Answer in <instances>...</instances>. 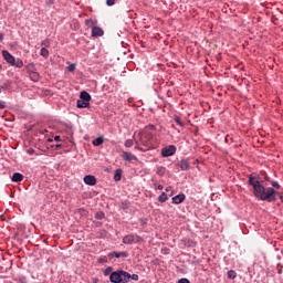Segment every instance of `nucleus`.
Segmentation results:
<instances>
[{"instance_id": "f257e3e1", "label": "nucleus", "mask_w": 283, "mask_h": 283, "mask_svg": "<svg viewBox=\"0 0 283 283\" xmlns=\"http://www.w3.org/2000/svg\"><path fill=\"white\" fill-rule=\"evenodd\" d=\"M248 185L253 187V196L256 197L258 200H263L265 202H275V189H273L272 187L265 188L264 185H262V181H259L258 177H253V175H250Z\"/></svg>"}, {"instance_id": "f03ea898", "label": "nucleus", "mask_w": 283, "mask_h": 283, "mask_svg": "<svg viewBox=\"0 0 283 283\" xmlns=\"http://www.w3.org/2000/svg\"><path fill=\"white\" fill-rule=\"evenodd\" d=\"M112 283H128L132 280V274L126 271L117 270L109 275Z\"/></svg>"}, {"instance_id": "7ed1b4c3", "label": "nucleus", "mask_w": 283, "mask_h": 283, "mask_svg": "<svg viewBox=\"0 0 283 283\" xmlns=\"http://www.w3.org/2000/svg\"><path fill=\"white\" fill-rule=\"evenodd\" d=\"M139 143L144 145V147H149L151 145V140L154 139V133L149 130H144L138 134Z\"/></svg>"}, {"instance_id": "20e7f679", "label": "nucleus", "mask_w": 283, "mask_h": 283, "mask_svg": "<svg viewBox=\"0 0 283 283\" xmlns=\"http://www.w3.org/2000/svg\"><path fill=\"white\" fill-rule=\"evenodd\" d=\"M140 242H143V238L138 234H128L123 238L124 244H138Z\"/></svg>"}, {"instance_id": "39448f33", "label": "nucleus", "mask_w": 283, "mask_h": 283, "mask_svg": "<svg viewBox=\"0 0 283 283\" xmlns=\"http://www.w3.org/2000/svg\"><path fill=\"white\" fill-rule=\"evenodd\" d=\"M174 154H176V146H174V145L165 147L161 150V156L164 158H169V156H174Z\"/></svg>"}, {"instance_id": "423d86ee", "label": "nucleus", "mask_w": 283, "mask_h": 283, "mask_svg": "<svg viewBox=\"0 0 283 283\" xmlns=\"http://www.w3.org/2000/svg\"><path fill=\"white\" fill-rule=\"evenodd\" d=\"M2 56H3L4 61H7V63H9V65L14 64L15 59L12 56V54H10V52L2 51Z\"/></svg>"}, {"instance_id": "0eeeda50", "label": "nucleus", "mask_w": 283, "mask_h": 283, "mask_svg": "<svg viewBox=\"0 0 283 283\" xmlns=\"http://www.w3.org/2000/svg\"><path fill=\"white\" fill-rule=\"evenodd\" d=\"M178 167H180L181 171H189L191 164H189V160L182 159L178 163Z\"/></svg>"}, {"instance_id": "6e6552de", "label": "nucleus", "mask_w": 283, "mask_h": 283, "mask_svg": "<svg viewBox=\"0 0 283 283\" xmlns=\"http://www.w3.org/2000/svg\"><path fill=\"white\" fill-rule=\"evenodd\" d=\"M84 182H85V185H88L90 187H94V185H96V177H94L92 175H86L84 177Z\"/></svg>"}, {"instance_id": "1a4fd4ad", "label": "nucleus", "mask_w": 283, "mask_h": 283, "mask_svg": "<svg viewBox=\"0 0 283 283\" xmlns=\"http://www.w3.org/2000/svg\"><path fill=\"white\" fill-rule=\"evenodd\" d=\"M185 193L177 195L172 198V205H182L185 202Z\"/></svg>"}, {"instance_id": "9d476101", "label": "nucleus", "mask_w": 283, "mask_h": 283, "mask_svg": "<svg viewBox=\"0 0 283 283\" xmlns=\"http://www.w3.org/2000/svg\"><path fill=\"white\" fill-rule=\"evenodd\" d=\"M108 258H129V253L114 251L108 254Z\"/></svg>"}, {"instance_id": "9b49d317", "label": "nucleus", "mask_w": 283, "mask_h": 283, "mask_svg": "<svg viewBox=\"0 0 283 283\" xmlns=\"http://www.w3.org/2000/svg\"><path fill=\"white\" fill-rule=\"evenodd\" d=\"M103 34H105V31H103L101 27H93L92 36H103Z\"/></svg>"}, {"instance_id": "f8f14e48", "label": "nucleus", "mask_w": 283, "mask_h": 283, "mask_svg": "<svg viewBox=\"0 0 283 283\" xmlns=\"http://www.w3.org/2000/svg\"><path fill=\"white\" fill-rule=\"evenodd\" d=\"M122 157L124 160H127L128 163H132V160H136V156L129 151H124Z\"/></svg>"}, {"instance_id": "ddd939ff", "label": "nucleus", "mask_w": 283, "mask_h": 283, "mask_svg": "<svg viewBox=\"0 0 283 283\" xmlns=\"http://www.w3.org/2000/svg\"><path fill=\"white\" fill-rule=\"evenodd\" d=\"M76 107L78 109H85V108L90 107V102H85L84 99H77Z\"/></svg>"}, {"instance_id": "4468645a", "label": "nucleus", "mask_w": 283, "mask_h": 283, "mask_svg": "<svg viewBox=\"0 0 283 283\" xmlns=\"http://www.w3.org/2000/svg\"><path fill=\"white\" fill-rule=\"evenodd\" d=\"M80 99L90 103V101H92V95H90V93H87L86 91H83L80 94Z\"/></svg>"}, {"instance_id": "2eb2a0df", "label": "nucleus", "mask_w": 283, "mask_h": 283, "mask_svg": "<svg viewBox=\"0 0 283 283\" xmlns=\"http://www.w3.org/2000/svg\"><path fill=\"white\" fill-rule=\"evenodd\" d=\"M85 25L87 28H92V30H94V28H96V25H98V21L94 20V19H87V20H85Z\"/></svg>"}, {"instance_id": "dca6fc26", "label": "nucleus", "mask_w": 283, "mask_h": 283, "mask_svg": "<svg viewBox=\"0 0 283 283\" xmlns=\"http://www.w3.org/2000/svg\"><path fill=\"white\" fill-rule=\"evenodd\" d=\"M29 76H30L31 81H33V83H39V81L41 78V75L36 71L29 73Z\"/></svg>"}, {"instance_id": "f3484780", "label": "nucleus", "mask_w": 283, "mask_h": 283, "mask_svg": "<svg viewBox=\"0 0 283 283\" xmlns=\"http://www.w3.org/2000/svg\"><path fill=\"white\" fill-rule=\"evenodd\" d=\"M12 182H21L23 180V175L21 172L13 174L11 178Z\"/></svg>"}, {"instance_id": "a211bd4d", "label": "nucleus", "mask_w": 283, "mask_h": 283, "mask_svg": "<svg viewBox=\"0 0 283 283\" xmlns=\"http://www.w3.org/2000/svg\"><path fill=\"white\" fill-rule=\"evenodd\" d=\"M122 176H123V170L116 169V170H115V175H114V181H115V182L120 181Z\"/></svg>"}, {"instance_id": "6ab92c4d", "label": "nucleus", "mask_w": 283, "mask_h": 283, "mask_svg": "<svg viewBox=\"0 0 283 283\" xmlns=\"http://www.w3.org/2000/svg\"><path fill=\"white\" fill-rule=\"evenodd\" d=\"M103 143H105V138H103V136L97 137L96 139L93 140L94 147H98L99 145H103Z\"/></svg>"}, {"instance_id": "aec40b11", "label": "nucleus", "mask_w": 283, "mask_h": 283, "mask_svg": "<svg viewBox=\"0 0 283 283\" xmlns=\"http://www.w3.org/2000/svg\"><path fill=\"white\" fill-rule=\"evenodd\" d=\"M27 72H28V74H30V73H32V72H36V64H34V63H29V64L27 65Z\"/></svg>"}, {"instance_id": "412c9836", "label": "nucleus", "mask_w": 283, "mask_h": 283, "mask_svg": "<svg viewBox=\"0 0 283 283\" xmlns=\"http://www.w3.org/2000/svg\"><path fill=\"white\" fill-rule=\"evenodd\" d=\"M11 65H13L14 67L21 69V67H23V60H20V59L14 60L13 64H11Z\"/></svg>"}, {"instance_id": "4be33fe9", "label": "nucleus", "mask_w": 283, "mask_h": 283, "mask_svg": "<svg viewBox=\"0 0 283 283\" xmlns=\"http://www.w3.org/2000/svg\"><path fill=\"white\" fill-rule=\"evenodd\" d=\"M40 54L43 56V59H48V56H50V51H48L45 48H42Z\"/></svg>"}, {"instance_id": "5701e85b", "label": "nucleus", "mask_w": 283, "mask_h": 283, "mask_svg": "<svg viewBox=\"0 0 283 283\" xmlns=\"http://www.w3.org/2000/svg\"><path fill=\"white\" fill-rule=\"evenodd\" d=\"M228 277L229 280H235V277H238V274L235 273V271L230 270L228 271Z\"/></svg>"}, {"instance_id": "b1692460", "label": "nucleus", "mask_w": 283, "mask_h": 283, "mask_svg": "<svg viewBox=\"0 0 283 283\" xmlns=\"http://www.w3.org/2000/svg\"><path fill=\"white\" fill-rule=\"evenodd\" d=\"M158 200L160 202H167V200H168L167 193L161 192V195L158 197Z\"/></svg>"}, {"instance_id": "393cba45", "label": "nucleus", "mask_w": 283, "mask_h": 283, "mask_svg": "<svg viewBox=\"0 0 283 283\" xmlns=\"http://www.w3.org/2000/svg\"><path fill=\"white\" fill-rule=\"evenodd\" d=\"M96 220H103L105 218V213L103 211H98L95 213Z\"/></svg>"}, {"instance_id": "a878e982", "label": "nucleus", "mask_w": 283, "mask_h": 283, "mask_svg": "<svg viewBox=\"0 0 283 283\" xmlns=\"http://www.w3.org/2000/svg\"><path fill=\"white\" fill-rule=\"evenodd\" d=\"M175 123L179 125V127H185V123H182V120L178 116H175Z\"/></svg>"}, {"instance_id": "bb28decb", "label": "nucleus", "mask_w": 283, "mask_h": 283, "mask_svg": "<svg viewBox=\"0 0 283 283\" xmlns=\"http://www.w3.org/2000/svg\"><path fill=\"white\" fill-rule=\"evenodd\" d=\"M144 130H146V132H156V126L149 124L148 126L145 127Z\"/></svg>"}, {"instance_id": "cd10ccee", "label": "nucleus", "mask_w": 283, "mask_h": 283, "mask_svg": "<svg viewBox=\"0 0 283 283\" xmlns=\"http://www.w3.org/2000/svg\"><path fill=\"white\" fill-rule=\"evenodd\" d=\"M125 147H134V140H132V139H127L126 142H125Z\"/></svg>"}, {"instance_id": "c85d7f7f", "label": "nucleus", "mask_w": 283, "mask_h": 283, "mask_svg": "<svg viewBox=\"0 0 283 283\" xmlns=\"http://www.w3.org/2000/svg\"><path fill=\"white\" fill-rule=\"evenodd\" d=\"M112 271H114V269H112V266L106 268V269L104 270V275H109V274H112V273H113Z\"/></svg>"}, {"instance_id": "c756f323", "label": "nucleus", "mask_w": 283, "mask_h": 283, "mask_svg": "<svg viewBox=\"0 0 283 283\" xmlns=\"http://www.w3.org/2000/svg\"><path fill=\"white\" fill-rule=\"evenodd\" d=\"M77 213H80V216H87V210L81 208L77 210Z\"/></svg>"}, {"instance_id": "7c9ffc66", "label": "nucleus", "mask_w": 283, "mask_h": 283, "mask_svg": "<svg viewBox=\"0 0 283 283\" xmlns=\"http://www.w3.org/2000/svg\"><path fill=\"white\" fill-rule=\"evenodd\" d=\"M158 176H165V168L160 167L157 169Z\"/></svg>"}, {"instance_id": "2f4dec72", "label": "nucleus", "mask_w": 283, "mask_h": 283, "mask_svg": "<svg viewBox=\"0 0 283 283\" xmlns=\"http://www.w3.org/2000/svg\"><path fill=\"white\" fill-rule=\"evenodd\" d=\"M116 3V0H106V6H114Z\"/></svg>"}, {"instance_id": "473e14b6", "label": "nucleus", "mask_w": 283, "mask_h": 283, "mask_svg": "<svg viewBox=\"0 0 283 283\" xmlns=\"http://www.w3.org/2000/svg\"><path fill=\"white\" fill-rule=\"evenodd\" d=\"M67 70H69V72H74V70H76V65L70 64Z\"/></svg>"}, {"instance_id": "72a5a7b5", "label": "nucleus", "mask_w": 283, "mask_h": 283, "mask_svg": "<svg viewBox=\"0 0 283 283\" xmlns=\"http://www.w3.org/2000/svg\"><path fill=\"white\" fill-rule=\"evenodd\" d=\"M272 187H274V189H280V184H277V181H272L271 182Z\"/></svg>"}, {"instance_id": "f704fd0d", "label": "nucleus", "mask_w": 283, "mask_h": 283, "mask_svg": "<svg viewBox=\"0 0 283 283\" xmlns=\"http://www.w3.org/2000/svg\"><path fill=\"white\" fill-rule=\"evenodd\" d=\"M97 262L99 263V264H104V262H107V258H99L98 260H97Z\"/></svg>"}, {"instance_id": "c9c22d12", "label": "nucleus", "mask_w": 283, "mask_h": 283, "mask_svg": "<svg viewBox=\"0 0 283 283\" xmlns=\"http://www.w3.org/2000/svg\"><path fill=\"white\" fill-rule=\"evenodd\" d=\"M130 280H134L135 282H138V274L130 275Z\"/></svg>"}, {"instance_id": "e433bc0d", "label": "nucleus", "mask_w": 283, "mask_h": 283, "mask_svg": "<svg viewBox=\"0 0 283 283\" xmlns=\"http://www.w3.org/2000/svg\"><path fill=\"white\" fill-rule=\"evenodd\" d=\"M42 45H43L44 48H48V45H50V41H49V40L42 41Z\"/></svg>"}, {"instance_id": "4c0bfd02", "label": "nucleus", "mask_w": 283, "mask_h": 283, "mask_svg": "<svg viewBox=\"0 0 283 283\" xmlns=\"http://www.w3.org/2000/svg\"><path fill=\"white\" fill-rule=\"evenodd\" d=\"M0 109H6V102H0Z\"/></svg>"}, {"instance_id": "58836bf2", "label": "nucleus", "mask_w": 283, "mask_h": 283, "mask_svg": "<svg viewBox=\"0 0 283 283\" xmlns=\"http://www.w3.org/2000/svg\"><path fill=\"white\" fill-rule=\"evenodd\" d=\"M27 153H28L30 156H32V154H34V149L30 148V149L27 150Z\"/></svg>"}, {"instance_id": "ea45409f", "label": "nucleus", "mask_w": 283, "mask_h": 283, "mask_svg": "<svg viewBox=\"0 0 283 283\" xmlns=\"http://www.w3.org/2000/svg\"><path fill=\"white\" fill-rule=\"evenodd\" d=\"M157 189H158L159 191H163V189H165V187H164L163 185H158V186H157Z\"/></svg>"}, {"instance_id": "a19ab883", "label": "nucleus", "mask_w": 283, "mask_h": 283, "mask_svg": "<svg viewBox=\"0 0 283 283\" xmlns=\"http://www.w3.org/2000/svg\"><path fill=\"white\" fill-rule=\"evenodd\" d=\"M54 140H55L56 143H60L61 136H55V137H54Z\"/></svg>"}, {"instance_id": "79ce46f5", "label": "nucleus", "mask_w": 283, "mask_h": 283, "mask_svg": "<svg viewBox=\"0 0 283 283\" xmlns=\"http://www.w3.org/2000/svg\"><path fill=\"white\" fill-rule=\"evenodd\" d=\"M61 147H63V145L61 144L55 145V149H61Z\"/></svg>"}, {"instance_id": "37998d69", "label": "nucleus", "mask_w": 283, "mask_h": 283, "mask_svg": "<svg viewBox=\"0 0 283 283\" xmlns=\"http://www.w3.org/2000/svg\"><path fill=\"white\" fill-rule=\"evenodd\" d=\"M0 41H3V33H0Z\"/></svg>"}, {"instance_id": "c03bdc74", "label": "nucleus", "mask_w": 283, "mask_h": 283, "mask_svg": "<svg viewBox=\"0 0 283 283\" xmlns=\"http://www.w3.org/2000/svg\"><path fill=\"white\" fill-rule=\"evenodd\" d=\"M166 191H171V186L167 187Z\"/></svg>"}, {"instance_id": "a18cd8bd", "label": "nucleus", "mask_w": 283, "mask_h": 283, "mask_svg": "<svg viewBox=\"0 0 283 283\" xmlns=\"http://www.w3.org/2000/svg\"><path fill=\"white\" fill-rule=\"evenodd\" d=\"M280 200H281V202H283V196H280Z\"/></svg>"}, {"instance_id": "49530a36", "label": "nucleus", "mask_w": 283, "mask_h": 283, "mask_svg": "<svg viewBox=\"0 0 283 283\" xmlns=\"http://www.w3.org/2000/svg\"><path fill=\"white\" fill-rule=\"evenodd\" d=\"M98 281L96 280V281H94V283H97Z\"/></svg>"}, {"instance_id": "de8ad7c7", "label": "nucleus", "mask_w": 283, "mask_h": 283, "mask_svg": "<svg viewBox=\"0 0 283 283\" xmlns=\"http://www.w3.org/2000/svg\"><path fill=\"white\" fill-rule=\"evenodd\" d=\"M0 92H1V87H0Z\"/></svg>"}]
</instances>
